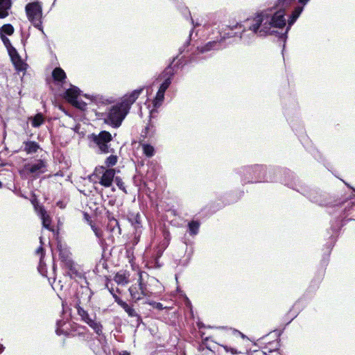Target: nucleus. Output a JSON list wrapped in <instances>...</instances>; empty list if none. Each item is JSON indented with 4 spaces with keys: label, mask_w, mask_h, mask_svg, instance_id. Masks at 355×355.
<instances>
[{
    "label": "nucleus",
    "mask_w": 355,
    "mask_h": 355,
    "mask_svg": "<svg viewBox=\"0 0 355 355\" xmlns=\"http://www.w3.org/2000/svg\"><path fill=\"white\" fill-rule=\"evenodd\" d=\"M143 88H139L112 101V128H119L125 119L132 105L139 98Z\"/></svg>",
    "instance_id": "2"
},
{
    "label": "nucleus",
    "mask_w": 355,
    "mask_h": 355,
    "mask_svg": "<svg viewBox=\"0 0 355 355\" xmlns=\"http://www.w3.org/2000/svg\"><path fill=\"white\" fill-rule=\"evenodd\" d=\"M100 264H102L103 268H105V269H107V264L105 263V261H101Z\"/></svg>",
    "instance_id": "33"
},
{
    "label": "nucleus",
    "mask_w": 355,
    "mask_h": 355,
    "mask_svg": "<svg viewBox=\"0 0 355 355\" xmlns=\"http://www.w3.org/2000/svg\"><path fill=\"white\" fill-rule=\"evenodd\" d=\"M52 76L53 79L58 82H61L66 78L65 72L60 67H57L53 71Z\"/></svg>",
    "instance_id": "18"
},
{
    "label": "nucleus",
    "mask_w": 355,
    "mask_h": 355,
    "mask_svg": "<svg viewBox=\"0 0 355 355\" xmlns=\"http://www.w3.org/2000/svg\"><path fill=\"white\" fill-rule=\"evenodd\" d=\"M90 178L94 182L98 181L105 187H109L111 186V169L104 166L96 167Z\"/></svg>",
    "instance_id": "5"
},
{
    "label": "nucleus",
    "mask_w": 355,
    "mask_h": 355,
    "mask_svg": "<svg viewBox=\"0 0 355 355\" xmlns=\"http://www.w3.org/2000/svg\"><path fill=\"white\" fill-rule=\"evenodd\" d=\"M236 33L234 32L232 28L226 27L222 31L219 32V35L217 36V38L220 42L222 44H223L225 40L235 37Z\"/></svg>",
    "instance_id": "14"
},
{
    "label": "nucleus",
    "mask_w": 355,
    "mask_h": 355,
    "mask_svg": "<svg viewBox=\"0 0 355 355\" xmlns=\"http://www.w3.org/2000/svg\"><path fill=\"white\" fill-rule=\"evenodd\" d=\"M92 230H94L96 236L98 238H101L102 236V234H101V232L99 231L97 228H96L95 227L92 226Z\"/></svg>",
    "instance_id": "30"
},
{
    "label": "nucleus",
    "mask_w": 355,
    "mask_h": 355,
    "mask_svg": "<svg viewBox=\"0 0 355 355\" xmlns=\"http://www.w3.org/2000/svg\"><path fill=\"white\" fill-rule=\"evenodd\" d=\"M38 148L39 146L35 141H28L24 143V150L28 154L35 153Z\"/></svg>",
    "instance_id": "19"
},
{
    "label": "nucleus",
    "mask_w": 355,
    "mask_h": 355,
    "mask_svg": "<svg viewBox=\"0 0 355 355\" xmlns=\"http://www.w3.org/2000/svg\"><path fill=\"white\" fill-rule=\"evenodd\" d=\"M238 26H239L240 28L242 27V26H241V25H239V24H237V25H236L235 28H237Z\"/></svg>",
    "instance_id": "41"
},
{
    "label": "nucleus",
    "mask_w": 355,
    "mask_h": 355,
    "mask_svg": "<svg viewBox=\"0 0 355 355\" xmlns=\"http://www.w3.org/2000/svg\"><path fill=\"white\" fill-rule=\"evenodd\" d=\"M4 347H3V345H0V353L3 352Z\"/></svg>",
    "instance_id": "39"
},
{
    "label": "nucleus",
    "mask_w": 355,
    "mask_h": 355,
    "mask_svg": "<svg viewBox=\"0 0 355 355\" xmlns=\"http://www.w3.org/2000/svg\"><path fill=\"white\" fill-rule=\"evenodd\" d=\"M70 103L76 107L84 110L86 108V103L82 101L77 99L70 98Z\"/></svg>",
    "instance_id": "24"
},
{
    "label": "nucleus",
    "mask_w": 355,
    "mask_h": 355,
    "mask_svg": "<svg viewBox=\"0 0 355 355\" xmlns=\"http://www.w3.org/2000/svg\"><path fill=\"white\" fill-rule=\"evenodd\" d=\"M80 90L75 86H71L65 92L64 98L70 103V98L77 99L79 95Z\"/></svg>",
    "instance_id": "16"
},
{
    "label": "nucleus",
    "mask_w": 355,
    "mask_h": 355,
    "mask_svg": "<svg viewBox=\"0 0 355 355\" xmlns=\"http://www.w3.org/2000/svg\"><path fill=\"white\" fill-rule=\"evenodd\" d=\"M199 227H200V223L197 221L193 220L191 223H189V230L190 234H191V235L197 234L198 232Z\"/></svg>",
    "instance_id": "23"
},
{
    "label": "nucleus",
    "mask_w": 355,
    "mask_h": 355,
    "mask_svg": "<svg viewBox=\"0 0 355 355\" xmlns=\"http://www.w3.org/2000/svg\"><path fill=\"white\" fill-rule=\"evenodd\" d=\"M56 333H57L58 334H61V333H60V329H58L56 330Z\"/></svg>",
    "instance_id": "40"
},
{
    "label": "nucleus",
    "mask_w": 355,
    "mask_h": 355,
    "mask_svg": "<svg viewBox=\"0 0 355 355\" xmlns=\"http://www.w3.org/2000/svg\"><path fill=\"white\" fill-rule=\"evenodd\" d=\"M224 47V44H222L218 39L216 37L213 41L208 42L205 45L199 48L200 53H204L211 51H217Z\"/></svg>",
    "instance_id": "11"
},
{
    "label": "nucleus",
    "mask_w": 355,
    "mask_h": 355,
    "mask_svg": "<svg viewBox=\"0 0 355 355\" xmlns=\"http://www.w3.org/2000/svg\"><path fill=\"white\" fill-rule=\"evenodd\" d=\"M171 83V77H168L165 79L163 83L160 85L159 89L163 92H166V90L168 88L169 85Z\"/></svg>",
    "instance_id": "27"
},
{
    "label": "nucleus",
    "mask_w": 355,
    "mask_h": 355,
    "mask_svg": "<svg viewBox=\"0 0 355 355\" xmlns=\"http://www.w3.org/2000/svg\"><path fill=\"white\" fill-rule=\"evenodd\" d=\"M103 349V352H105V354H106V355L110 354V350L109 347L104 346Z\"/></svg>",
    "instance_id": "31"
},
{
    "label": "nucleus",
    "mask_w": 355,
    "mask_h": 355,
    "mask_svg": "<svg viewBox=\"0 0 355 355\" xmlns=\"http://www.w3.org/2000/svg\"><path fill=\"white\" fill-rule=\"evenodd\" d=\"M262 169H263L262 166H255L254 167H248L245 170L247 171L248 173H250L251 171H253L255 173L257 171H260Z\"/></svg>",
    "instance_id": "29"
},
{
    "label": "nucleus",
    "mask_w": 355,
    "mask_h": 355,
    "mask_svg": "<svg viewBox=\"0 0 355 355\" xmlns=\"http://www.w3.org/2000/svg\"><path fill=\"white\" fill-rule=\"evenodd\" d=\"M0 37L7 48L11 46L10 40L5 35L0 33Z\"/></svg>",
    "instance_id": "28"
},
{
    "label": "nucleus",
    "mask_w": 355,
    "mask_h": 355,
    "mask_svg": "<svg viewBox=\"0 0 355 355\" xmlns=\"http://www.w3.org/2000/svg\"><path fill=\"white\" fill-rule=\"evenodd\" d=\"M155 307L159 309H162V304L161 303H156L155 304Z\"/></svg>",
    "instance_id": "34"
},
{
    "label": "nucleus",
    "mask_w": 355,
    "mask_h": 355,
    "mask_svg": "<svg viewBox=\"0 0 355 355\" xmlns=\"http://www.w3.org/2000/svg\"><path fill=\"white\" fill-rule=\"evenodd\" d=\"M40 243H42V237L40 238Z\"/></svg>",
    "instance_id": "47"
},
{
    "label": "nucleus",
    "mask_w": 355,
    "mask_h": 355,
    "mask_svg": "<svg viewBox=\"0 0 355 355\" xmlns=\"http://www.w3.org/2000/svg\"><path fill=\"white\" fill-rule=\"evenodd\" d=\"M14 33V27L10 24H4L0 28V33L3 35H12Z\"/></svg>",
    "instance_id": "22"
},
{
    "label": "nucleus",
    "mask_w": 355,
    "mask_h": 355,
    "mask_svg": "<svg viewBox=\"0 0 355 355\" xmlns=\"http://www.w3.org/2000/svg\"><path fill=\"white\" fill-rule=\"evenodd\" d=\"M116 162V157L112 155V166L114 165Z\"/></svg>",
    "instance_id": "35"
},
{
    "label": "nucleus",
    "mask_w": 355,
    "mask_h": 355,
    "mask_svg": "<svg viewBox=\"0 0 355 355\" xmlns=\"http://www.w3.org/2000/svg\"><path fill=\"white\" fill-rule=\"evenodd\" d=\"M119 355H130V354L127 352H123L122 353H120Z\"/></svg>",
    "instance_id": "38"
},
{
    "label": "nucleus",
    "mask_w": 355,
    "mask_h": 355,
    "mask_svg": "<svg viewBox=\"0 0 355 355\" xmlns=\"http://www.w3.org/2000/svg\"><path fill=\"white\" fill-rule=\"evenodd\" d=\"M143 152L147 157H152L154 155V148L151 145L149 144H144L142 146Z\"/></svg>",
    "instance_id": "25"
},
{
    "label": "nucleus",
    "mask_w": 355,
    "mask_h": 355,
    "mask_svg": "<svg viewBox=\"0 0 355 355\" xmlns=\"http://www.w3.org/2000/svg\"><path fill=\"white\" fill-rule=\"evenodd\" d=\"M231 352H232V354H234V353L235 352V351H234V349H232V350H231Z\"/></svg>",
    "instance_id": "44"
},
{
    "label": "nucleus",
    "mask_w": 355,
    "mask_h": 355,
    "mask_svg": "<svg viewBox=\"0 0 355 355\" xmlns=\"http://www.w3.org/2000/svg\"><path fill=\"white\" fill-rule=\"evenodd\" d=\"M167 245H168V241H166V244L164 246V248H166Z\"/></svg>",
    "instance_id": "43"
},
{
    "label": "nucleus",
    "mask_w": 355,
    "mask_h": 355,
    "mask_svg": "<svg viewBox=\"0 0 355 355\" xmlns=\"http://www.w3.org/2000/svg\"><path fill=\"white\" fill-rule=\"evenodd\" d=\"M107 119H111V112H110V110L107 113Z\"/></svg>",
    "instance_id": "37"
},
{
    "label": "nucleus",
    "mask_w": 355,
    "mask_h": 355,
    "mask_svg": "<svg viewBox=\"0 0 355 355\" xmlns=\"http://www.w3.org/2000/svg\"><path fill=\"white\" fill-rule=\"evenodd\" d=\"M284 25L282 15L270 10H262L246 19L239 37L243 43L250 44L257 36H266L279 33Z\"/></svg>",
    "instance_id": "1"
},
{
    "label": "nucleus",
    "mask_w": 355,
    "mask_h": 355,
    "mask_svg": "<svg viewBox=\"0 0 355 355\" xmlns=\"http://www.w3.org/2000/svg\"><path fill=\"white\" fill-rule=\"evenodd\" d=\"M295 2V0H277L275 5L270 8L266 9L265 10H270L273 13H280L282 15L284 20V25L280 30H283L286 25V19L285 18L286 10L293 5Z\"/></svg>",
    "instance_id": "7"
},
{
    "label": "nucleus",
    "mask_w": 355,
    "mask_h": 355,
    "mask_svg": "<svg viewBox=\"0 0 355 355\" xmlns=\"http://www.w3.org/2000/svg\"><path fill=\"white\" fill-rule=\"evenodd\" d=\"M12 5V0H0V19L9 16Z\"/></svg>",
    "instance_id": "12"
},
{
    "label": "nucleus",
    "mask_w": 355,
    "mask_h": 355,
    "mask_svg": "<svg viewBox=\"0 0 355 355\" xmlns=\"http://www.w3.org/2000/svg\"><path fill=\"white\" fill-rule=\"evenodd\" d=\"M112 297L115 299V301L117 302L119 305H120L128 314L129 316L133 317L136 315V313L135 310L128 306V304L125 302L121 300L119 297L114 295L112 293Z\"/></svg>",
    "instance_id": "15"
},
{
    "label": "nucleus",
    "mask_w": 355,
    "mask_h": 355,
    "mask_svg": "<svg viewBox=\"0 0 355 355\" xmlns=\"http://www.w3.org/2000/svg\"><path fill=\"white\" fill-rule=\"evenodd\" d=\"M89 138L92 143V146L101 153L109 152L108 144L111 141V135L107 131H101L99 134H92Z\"/></svg>",
    "instance_id": "4"
},
{
    "label": "nucleus",
    "mask_w": 355,
    "mask_h": 355,
    "mask_svg": "<svg viewBox=\"0 0 355 355\" xmlns=\"http://www.w3.org/2000/svg\"><path fill=\"white\" fill-rule=\"evenodd\" d=\"M309 0H299V2L300 3H302L303 6H297L295 8V10L293 11L291 15L290 16L289 19H288V27L286 30V32L284 34H282L281 37L284 36L287 33V32L289 30V28H291V26L295 22L297 19L299 17V16L302 13V10L304 9V6L306 5L309 2Z\"/></svg>",
    "instance_id": "10"
},
{
    "label": "nucleus",
    "mask_w": 355,
    "mask_h": 355,
    "mask_svg": "<svg viewBox=\"0 0 355 355\" xmlns=\"http://www.w3.org/2000/svg\"><path fill=\"white\" fill-rule=\"evenodd\" d=\"M35 210L37 212V214L40 215L42 220V225L43 226L48 229L51 230L50 227L51 225V218L47 214L46 210L42 207L37 206L35 207Z\"/></svg>",
    "instance_id": "13"
},
{
    "label": "nucleus",
    "mask_w": 355,
    "mask_h": 355,
    "mask_svg": "<svg viewBox=\"0 0 355 355\" xmlns=\"http://www.w3.org/2000/svg\"><path fill=\"white\" fill-rule=\"evenodd\" d=\"M128 277L125 271H121L116 274L114 281L118 285L124 286L128 282Z\"/></svg>",
    "instance_id": "17"
},
{
    "label": "nucleus",
    "mask_w": 355,
    "mask_h": 355,
    "mask_svg": "<svg viewBox=\"0 0 355 355\" xmlns=\"http://www.w3.org/2000/svg\"><path fill=\"white\" fill-rule=\"evenodd\" d=\"M33 127H39L44 122V117L42 114H37L34 117L30 118Z\"/></svg>",
    "instance_id": "21"
},
{
    "label": "nucleus",
    "mask_w": 355,
    "mask_h": 355,
    "mask_svg": "<svg viewBox=\"0 0 355 355\" xmlns=\"http://www.w3.org/2000/svg\"><path fill=\"white\" fill-rule=\"evenodd\" d=\"M26 16L33 25L44 33L42 29V7L38 2H32L28 3L25 7Z\"/></svg>",
    "instance_id": "3"
},
{
    "label": "nucleus",
    "mask_w": 355,
    "mask_h": 355,
    "mask_svg": "<svg viewBox=\"0 0 355 355\" xmlns=\"http://www.w3.org/2000/svg\"><path fill=\"white\" fill-rule=\"evenodd\" d=\"M24 169L35 177L46 171V164L44 161L39 159L35 163L26 164Z\"/></svg>",
    "instance_id": "8"
},
{
    "label": "nucleus",
    "mask_w": 355,
    "mask_h": 355,
    "mask_svg": "<svg viewBox=\"0 0 355 355\" xmlns=\"http://www.w3.org/2000/svg\"><path fill=\"white\" fill-rule=\"evenodd\" d=\"M114 170L112 169V182L114 181V182L116 184V185L119 187V188L120 189H121L122 191H123L124 192H125L124 184L122 182V180L118 177L114 178Z\"/></svg>",
    "instance_id": "26"
},
{
    "label": "nucleus",
    "mask_w": 355,
    "mask_h": 355,
    "mask_svg": "<svg viewBox=\"0 0 355 355\" xmlns=\"http://www.w3.org/2000/svg\"><path fill=\"white\" fill-rule=\"evenodd\" d=\"M43 250H43V248H42V246H40V247L37 250L36 252H37V254L41 253V255H42V256H43Z\"/></svg>",
    "instance_id": "32"
},
{
    "label": "nucleus",
    "mask_w": 355,
    "mask_h": 355,
    "mask_svg": "<svg viewBox=\"0 0 355 355\" xmlns=\"http://www.w3.org/2000/svg\"><path fill=\"white\" fill-rule=\"evenodd\" d=\"M164 93L165 92L158 89L156 96L153 101V104L155 107H159L162 103L164 98Z\"/></svg>",
    "instance_id": "20"
},
{
    "label": "nucleus",
    "mask_w": 355,
    "mask_h": 355,
    "mask_svg": "<svg viewBox=\"0 0 355 355\" xmlns=\"http://www.w3.org/2000/svg\"><path fill=\"white\" fill-rule=\"evenodd\" d=\"M241 336H242V338H245V336L242 334H241Z\"/></svg>",
    "instance_id": "46"
},
{
    "label": "nucleus",
    "mask_w": 355,
    "mask_h": 355,
    "mask_svg": "<svg viewBox=\"0 0 355 355\" xmlns=\"http://www.w3.org/2000/svg\"><path fill=\"white\" fill-rule=\"evenodd\" d=\"M143 275L144 274L142 272L139 273V283L138 287L132 286L129 288L132 298L136 301L140 300L141 298V295H147L146 289L141 283Z\"/></svg>",
    "instance_id": "9"
},
{
    "label": "nucleus",
    "mask_w": 355,
    "mask_h": 355,
    "mask_svg": "<svg viewBox=\"0 0 355 355\" xmlns=\"http://www.w3.org/2000/svg\"><path fill=\"white\" fill-rule=\"evenodd\" d=\"M1 185H2V184H1V182H0V187H1Z\"/></svg>",
    "instance_id": "48"
},
{
    "label": "nucleus",
    "mask_w": 355,
    "mask_h": 355,
    "mask_svg": "<svg viewBox=\"0 0 355 355\" xmlns=\"http://www.w3.org/2000/svg\"><path fill=\"white\" fill-rule=\"evenodd\" d=\"M60 324H61V322H58V325H59V326H60Z\"/></svg>",
    "instance_id": "45"
},
{
    "label": "nucleus",
    "mask_w": 355,
    "mask_h": 355,
    "mask_svg": "<svg viewBox=\"0 0 355 355\" xmlns=\"http://www.w3.org/2000/svg\"><path fill=\"white\" fill-rule=\"evenodd\" d=\"M106 162L107 164V165L109 166V164L111 163V156H109L107 159H106Z\"/></svg>",
    "instance_id": "36"
},
{
    "label": "nucleus",
    "mask_w": 355,
    "mask_h": 355,
    "mask_svg": "<svg viewBox=\"0 0 355 355\" xmlns=\"http://www.w3.org/2000/svg\"><path fill=\"white\" fill-rule=\"evenodd\" d=\"M77 312L78 315L81 318V320L89 325L97 334L100 335L102 333V326L94 320L78 304L76 305Z\"/></svg>",
    "instance_id": "6"
},
{
    "label": "nucleus",
    "mask_w": 355,
    "mask_h": 355,
    "mask_svg": "<svg viewBox=\"0 0 355 355\" xmlns=\"http://www.w3.org/2000/svg\"><path fill=\"white\" fill-rule=\"evenodd\" d=\"M139 218V216L137 214V219H136V220H137V223H139V221H138V218Z\"/></svg>",
    "instance_id": "42"
}]
</instances>
